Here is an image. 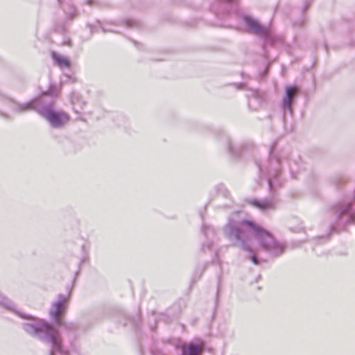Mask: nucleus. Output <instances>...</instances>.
Returning a JSON list of instances; mask_svg holds the SVG:
<instances>
[{
  "instance_id": "nucleus-1",
  "label": "nucleus",
  "mask_w": 355,
  "mask_h": 355,
  "mask_svg": "<svg viewBox=\"0 0 355 355\" xmlns=\"http://www.w3.org/2000/svg\"><path fill=\"white\" fill-rule=\"evenodd\" d=\"M25 330L32 336L44 334L46 336L45 342L51 347L50 355H55L57 352H60L63 355H69L63 349L61 336L55 331L51 325L44 320H40L33 323L26 324Z\"/></svg>"
},
{
  "instance_id": "nucleus-2",
  "label": "nucleus",
  "mask_w": 355,
  "mask_h": 355,
  "mask_svg": "<svg viewBox=\"0 0 355 355\" xmlns=\"http://www.w3.org/2000/svg\"><path fill=\"white\" fill-rule=\"evenodd\" d=\"M67 310V304L65 300H61L54 303L50 311V315L58 327L64 326V316Z\"/></svg>"
},
{
  "instance_id": "nucleus-3",
  "label": "nucleus",
  "mask_w": 355,
  "mask_h": 355,
  "mask_svg": "<svg viewBox=\"0 0 355 355\" xmlns=\"http://www.w3.org/2000/svg\"><path fill=\"white\" fill-rule=\"evenodd\" d=\"M43 116L54 127L61 126L69 120V116L63 112L48 110L43 114Z\"/></svg>"
},
{
  "instance_id": "nucleus-4",
  "label": "nucleus",
  "mask_w": 355,
  "mask_h": 355,
  "mask_svg": "<svg viewBox=\"0 0 355 355\" xmlns=\"http://www.w3.org/2000/svg\"><path fill=\"white\" fill-rule=\"evenodd\" d=\"M242 223L253 230L260 237L267 239L268 241L266 243H263L262 245L265 249L268 250L270 248V241H272V239L266 230H263L252 220H245Z\"/></svg>"
},
{
  "instance_id": "nucleus-5",
  "label": "nucleus",
  "mask_w": 355,
  "mask_h": 355,
  "mask_svg": "<svg viewBox=\"0 0 355 355\" xmlns=\"http://www.w3.org/2000/svg\"><path fill=\"white\" fill-rule=\"evenodd\" d=\"M205 348V343L200 341L198 343L184 344L182 349L184 355H201Z\"/></svg>"
},
{
  "instance_id": "nucleus-6",
  "label": "nucleus",
  "mask_w": 355,
  "mask_h": 355,
  "mask_svg": "<svg viewBox=\"0 0 355 355\" xmlns=\"http://www.w3.org/2000/svg\"><path fill=\"white\" fill-rule=\"evenodd\" d=\"M245 22L248 27L250 28L254 33L263 36L268 35V30L264 27H262L257 21L250 17H246Z\"/></svg>"
},
{
  "instance_id": "nucleus-7",
  "label": "nucleus",
  "mask_w": 355,
  "mask_h": 355,
  "mask_svg": "<svg viewBox=\"0 0 355 355\" xmlns=\"http://www.w3.org/2000/svg\"><path fill=\"white\" fill-rule=\"evenodd\" d=\"M297 92V88L295 87H288L286 89V94L284 103L288 107H291L293 98Z\"/></svg>"
},
{
  "instance_id": "nucleus-8",
  "label": "nucleus",
  "mask_w": 355,
  "mask_h": 355,
  "mask_svg": "<svg viewBox=\"0 0 355 355\" xmlns=\"http://www.w3.org/2000/svg\"><path fill=\"white\" fill-rule=\"evenodd\" d=\"M52 58L56 64L60 67H69V62L67 58L60 56L55 53H52Z\"/></svg>"
},
{
  "instance_id": "nucleus-9",
  "label": "nucleus",
  "mask_w": 355,
  "mask_h": 355,
  "mask_svg": "<svg viewBox=\"0 0 355 355\" xmlns=\"http://www.w3.org/2000/svg\"><path fill=\"white\" fill-rule=\"evenodd\" d=\"M251 204L261 209H266L271 207V204L268 201L259 202L257 200H254L251 202Z\"/></svg>"
},
{
  "instance_id": "nucleus-10",
  "label": "nucleus",
  "mask_w": 355,
  "mask_h": 355,
  "mask_svg": "<svg viewBox=\"0 0 355 355\" xmlns=\"http://www.w3.org/2000/svg\"><path fill=\"white\" fill-rule=\"evenodd\" d=\"M252 261L255 264H258L259 263L258 260H257V259L255 257H252Z\"/></svg>"
},
{
  "instance_id": "nucleus-11",
  "label": "nucleus",
  "mask_w": 355,
  "mask_h": 355,
  "mask_svg": "<svg viewBox=\"0 0 355 355\" xmlns=\"http://www.w3.org/2000/svg\"><path fill=\"white\" fill-rule=\"evenodd\" d=\"M234 232H236V236L237 237V239H239V236L238 235L239 234V230H235Z\"/></svg>"
}]
</instances>
